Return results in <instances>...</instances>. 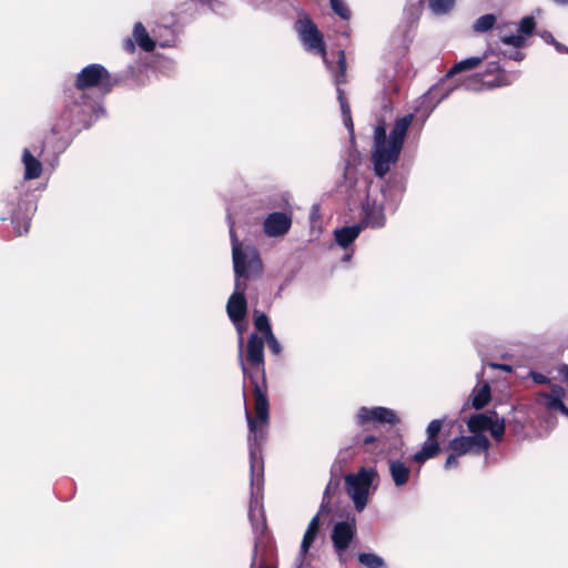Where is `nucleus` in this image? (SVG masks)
I'll use <instances>...</instances> for the list:
<instances>
[{"label":"nucleus","instance_id":"c85d7f7f","mask_svg":"<svg viewBox=\"0 0 568 568\" xmlns=\"http://www.w3.org/2000/svg\"><path fill=\"white\" fill-rule=\"evenodd\" d=\"M428 7L433 13L443 16L449 13L455 4L456 0H427Z\"/></svg>","mask_w":568,"mask_h":568},{"label":"nucleus","instance_id":"f03ea898","mask_svg":"<svg viewBox=\"0 0 568 568\" xmlns=\"http://www.w3.org/2000/svg\"><path fill=\"white\" fill-rule=\"evenodd\" d=\"M98 103L87 92L68 89L64 92V106L51 126V134L62 139L73 126L88 129L97 118Z\"/></svg>","mask_w":568,"mask_h":568},{"label":"nucleus","instance_id":"6e6552de","mask_svg":"<svg viewBox=\"0 0 568 568\" xmlns=\"http://www.w3.org/2000/svg\"><path fill=\"white\" fill-rule=\"evenodd\" d=\"M385 224V215H364L357 224L336 229L334 231V239L338 246L347 248L364 229H381Z\"/></svg>","mask_w":568,"mask_h":568},{"label":"nucleus","instance_id":"864d4df0","mask_svg":"<svg viewBox=\"0 0 568 568\" xmlns=\"http://www.w3.org/2000/svg\"><path fill=\"white\" fill-rule=\"evenodd\" d=\"M341 110H342L343 116H348L351 114L349 103L341 104Z\"/></svg>","mask_w":568,"mask_h":568},{"label":"nucleus","instance_id":"cd10ccee","mask_svg":"<svg viewBox=\"0 0 568 568\" xmlns=\"http://www.w3.org/2000/svg\"><path fill=\"white\" fill-rule=\"evenodd\" d=\"M490 399V387L488 384H484L479 388H476L470 394L471 406L475 409H481L485 407Z\"/></svg>","mask_w":568,"mask_h":568},{"label":"nucleus","instance_id":"bb28decb","mask_svg":"<svg viewBox=\"0 0 568 568\" xmlns=\"http://www.w3.org/2000/svg\"><path fill=\"white\" fill-rule=\"evenodd\" d=\"M483 57H470L459 62H456L446 73V78H452L455 74H458L464 71L474 70L483 62Z\"/></svg>","mask_w":568,"mask_h":568},{"label":"nucleus","instance_id":"1a4fd4ad","mask_svg":"<svg viewBox=\"0 0 568 568\" xmlns=\"http://www.w3.org/2000/svg\"><path fill=\"white\" fill-rule=\"evenodd\" d=\"M355 423L365 429L374 428L377 425H395L398 423L396 413L386 407H361L355 415Z\"/></svg>","mask_w":568,"mask_h":568},{"label":"nucleus","instance_id":"603ef678","mask_svg":"<svg viewBox=\"0 0 568 568\" xmlns=\"http://www.w3.org/2000/svg\"><path fill=\"white\" fill-rule=\"evenodd\" d=\"M556 48V50L560 53H568V48L565 47L564 44H561L560 42H558L557 40L555 41V43H552Z\"/></svg>","mask_w":568,"mask_h":568},{"label":"nucleus","instance_id":"6e6d98bb","mask_svg":"<svg viewBox=\"0 0 568 568\" xmlns=\"http://www.w3.org/2000/svg\"><path fill=\"white\" fill-rule=\"evenodd\" d=\"M332 487H333V481L331 480V481L328 483V485H327V487H326L325 491H324V501H325L326 499H329V493H331Z\"/></svg>","mask_w":568,"mask_h":568},{"label":"nucleus","instance_id":"b1692460","mask_svg":"<svg viewBox=\"0 0 568 568\" xmlns=\"http://www.w3.org/2000/svg\"><path fill=\"white\" fill-rule=\"evenodd\" d=\"M440 452V446L437 440H426L422 448L416 452L412 459L417 464H424L426 460L434 458Z\"/></svg>","mask_w":568,"mask_h":568},{"label":"nucleus","instance_id":"9d476101","mask_svg":"<svg viewBox=\"0 0 568 568\" xmlns=\"http://www.w3.org/2000/svg\"><path fill=\"white\" fill-rule=\"evenodd\" d=\"M402 149L388 143L374 146L372 152V162L374 172L378 178H384L390 170V166L397 163Z\"/></svg>","mask_w":568,"mask_h":568},{"label":"nucleus","instance_id":"e433bc0d","mask_svg":"<svg viewBox=\"0 0 568 568\" xmlns=\"http://www.w3.org/2000/svg\"><path fill=\"white\" fill-rule=\"evenodd\" d=\"M388 143H389V140L387 141L386 125L382 121L375 126V130H374V146L388 144Z\"/></svg>","mask_w":568,"mask_h":568},{"label":"nucleus","instance_id":"ddd939ff","mask_svg":"<svg viewBox=\"0 0 568 568\" xmlns=\"http://www.w3.org/2000/svg\"><path fill=\"white\" fill-rule=\"evenodd\" d=\"M246 290V283L242 281H235V288L233 294L230 296L226 311L232 323L243 321L246 315V300L244 292Z\"/></svg>","mask_w":568,"mask_h":568},{"label":"nucleus","instance_id":"79ce46f5","mask_svg":"<svg viewBox=\"0 0 568 568\" xmlns=\"http://www.w3.org/2000/svg\"><path fill=\"white\" fill-rule=\"evenodd\" d=\"M265 338L267 341L271 352L274 355H278L282 352V346H281L280 342L277 341V338L274 336V334H271Z\"/></svg>","mask_w":568,"mask_h":568},{"label":"nucleus","instance_id":"412c9836","mask_svg":"<svg viewBox=\"0 0 568 568\" xmlns=\"http://www.w3.org/2000/svg\"><path fill=\"white\" fill-rule=\"evenodd\" d=\"M236 327V331L239 333V359H240V364H241V367H242V373L244 375V378L248 377L251 378L252 383L254 384V399L256 400V389L258 388L261 390V393L266 396L265 392L262 389V387L258 385L257 381L254 378L253 374L248 372L247 367H246V364L243 359V344H244V338H243V331H244V325H243V321H239L237 323H233ZM267 399V397H265Z\"/></svg>","mask_w":568,"mask_h":568},{"label":"nucleus","instance_id":"ea45409f","mask_svg":"<svg viewBox=\"0 0 568 568\" xmlns=\"http://www.w3.org/2000/svg\"><path fill=\"white\" fill-rule=\"evenodd\" d=\"M443 426V420L440 419H434L432 420L426 429L427 433V439L428 440H436L437 435L439 434Z\"/></svg>","mask_w":568,"mask_h":568},{"label":"nucleus","instance_id":"9b49d317","mask_svg":"<svg viewBox=\"0 0 568 568\" xmlns=\"http://www.w3.org/2000/svg\"><path fill=\"white\" fill-rule=\"evenodd\" d=\"M356 534V518L347 517L345 520L337 521L332 529V541L341 560L344 552L349 547Z\"/></svg>","mask_w":568,"mask_h":568},{"label":"nucleus","instance_id":"423d86ee","mask_svg":"<svg viewBox=\"0 0 568 568\" xmlns=\"http://www.w3.org/2000/svg\"><path fill=\"white\" fill-rule=\"evenodd\" d=\"M294 28L305 48L311 52L320 54L323 58V61L327 62V51L324 37L312 18L308 16L300 18L295 22Z\"/></svg>","mask_w":568,"mask_h":568},{"label":"nucleus","instance_id":"4c0bfd02","mask_svg":"<svg viewBox=\"0 0 568 568\" xmlns=\"http://www.w3.org/2000/svg\"><path fill=\"white\" fill-rule=\"evenodd\" d=\"M544 398H545V406L549 410H559L565 416H568V407L565 406L562 399L550 398V397H544Z\"/></svg>","mask_w":568,"mask_h":568},{"label":"nucleus","instance_id":"c03bdc74","mask_svg":"<svg viewBox=\"0 0 568 568\" xmlns=\"http://www.w3.org/2000/svg\"><path fill=\"white\" fill-rule=\"evenodd\" d=\"M122 48L128 53H134L135 52V40L134 38H125L122 42Z\"/></svg>","mask_w":568,"mask_h":568},{"label":"nucleus","instance_id":"a211bd4d","mask_svg":"<svg viewBox=\"0 0 568 568\" xmlns=\"http://www.w3.org/2000/svg\"><path fill=\"white\" fill-rule=\"evenodd\" d=\"M392 480L397 488L405 486L410 478V468L399 459L388 460Z\"/></svg>","mask_w":568,"mask_h":568},{"label":"nucleus","instance_id":"20e7f679","mask_svg":"<svg viewBox=\"0 0 568 568\" xmlns=\"http://www.w3.org/2000/svg\"><path fill=\"white\" fill-rule=\"evenodd\" d=\"M229 227L235 281L246 283V281L257 277L262 273V261L255 247L243 245L239 241L231 221H229Z\"/></svg>","mask_w":568,"mask_h":568},{"label":"nucleus","instance_id":"c756f323","mask_svg":"<svg viewBox=\"0 0 568 568\" xmlns=\"http://www.w3.org/2000/svg\"><path fill=\"white\" fill-rule=\"evenodd\" d=\"M358 561L366 568H384L385 561L382 557L373 552H362L358 555Z\"/></svg>","mask_w":568,"mask_h":568},{"label":"nucleus","instance_id":"5701e85b","mask_svg":"<svg viewBox=\"0 0 568 568\" xmlns=\"http://www.w3.org/2000/svg\"><path fill=\"white\" fill-rule=\"evenodd\" d=\"M271 205L273 213H293L294 210H301V206L292 204V195L288 192H280L272 196Z\"/></svg>","mask_w":568,"mask_h":568},{"label":"nucleus","instance_id":"c9c22d12","mask_svg":"<svg viewBox=\"0 0 568 568\" xmlns=\"http://www.w3.org/2000/svg\"><path fill=\"white\" fill-rule=\"evenodd\" d=\"M317 534H318L317 531L306 528V531L303 536L302 544H301L300 556L303 557L307 554V551L310 550L311 546L313 545Z\"/></svg>","mask_w":568,"mask_h":568},{"label":"nucleus","instance_id":"473e14b6","mask_svg":"<svg viewBox=\"0 0 568 568\" xmlns=\"http://www.w3.org/2000/svg\"><path fill=\"white\" fill-rule=\"evenodd\" d=\"M331 8L335 14L343 20H349L352 12L344 0H329Z\"/></svg>","mask_w":568,"mask_h":568},{"label":"nucleus","instance_id":"2f4dec72","mask_svg":"<svg viewBox=\"0 0 568 568\" xmlns=\"http://www.w3.org/2000/svg\"><path fill=\"white\" fill-rule=\"evenodd\" d=\"M495 23H496V17L491 13H487V14L479 17L475 21L473 29L476 32H486V31H489L490 29H493Z\"/></svg>","mask_w":568,"mask_h":568},{"label":"nucleus","instance_id":"09e8293b","mask_svg":"<svg viewBox=\"0 0 568 568\" xmlns=\"http://www.w3.org/2000/svg\"><path fill=\"white\" fill-rule=\"evenodd\" d=\"M540 37L547 42V43H555L556 39L554 38V36L549 32V31H542L540 33Z\"/></svg>","mask_w":568,"mask_h":568},{"label":"nucleus","instance_id":"a19ab883","mask_svg":"<svg viewBox=\"0 0 568 568\" xmlns=\"http://www.w3.org/2000/svg\"><path fill=\"white\" fill-rule=\"evenodd\" d=\"M565 395H566L565 389L559 385H554L550 388L549 393L541 394L542 397L559 398V399H564Z\"/></svg>","mask_w":568,"mask_h":568},{"label":"nucleus","instance_id":"3c124183","mask_svg":"<svg viewBox=\"0 0 568 568\" xmlns=\"http://www.w3.org/2000/svg\"><path fill=\"white\" fill-rule=\"evenodd\" d=\"M559 374H560L562 381L568 385V365L560 366Z\"/></svg>","mask_w":568,"mask_h":568},{"label":"nucleus","instance_id":"f3484780","mask_svg":"<svg viewBox=\"0 0 568 568\" xmlns=\"http://www.w3.org/2000/svg\"><path fill=\"white\" fill-rule=\"evenodd\" d=\"M327 69L332 72L334 77V83L336 87H341L347 82V62H346V53L344 50H338L337 52V62L333 64L327 60L324 62Z\"/></svg>","mask_w":568,"mask_h":568},{"label":"nucleus","instance_id":"8fccbe9b","mask_svg":"<svg viewBox=\"0 0 568 568\" xmlns=\"http://www.w3.org/2000/svg\"><path fill=\"white\" fill-rule=\"evenodd\" d=\"M343 119H344L345 126L348 129V131L351 133H353L354 132V123L352 120V114H349L348 116H343Z\"/></svg>","mask_w":568,"mask_h":568},{"label":"nucleus","instance_id":"37998d69","mask_svg":"<svg viewBox=\"0 0 568 568\" xmlns=\"http://www.w3.org/2000/svg\"><path fill=\"white\" fill-rule=\"evenodd\" d=\"M459 457H460L459 455L452 452V454L447 457V459L445 462V465H444L445 469H453V468L457 467Z\"/></svg>","mask_w":568,"mask_h":568},{"label":"nucleus","instance_id":"a878e982","mask_svg":"<svg viewBox=\"0 0 568 568\" xmlns=\"http://www.w3.org/2000/svg\"><path fill=\"white\" fill-rule=\"evenodd\" d=\"M491 414H475L467 420V427L474 435H481L480 432L488 430L490 426Z\"/></svg>","mask_w":568,"mask_h":568},{"label":"nucleus","instance_id":"2eb2a0df","mask_svg":"<svg viewBox=\"0 0 568 568\" xmlns=\"http://www.w3.org/2000/svg\"><path fill=\"white\" fill-rule=\"evenodd\" d=\"M291 225V215H267L263 224L265 234L272 237L284 235Z\"/></svg>","mask_w":568,"mask_h":568},{"label":"nucleus","instance_id":"39448f33","mask_svg":"<svg viewBox=\"0 0 568 568\" xmlns=\"http://www.w3.org/2000/svg\"><path fill=\"white\" fill-rule=\"evenodd\" d=\"M378 481L379 475L375 467H361L357 473L345 476V490L356 511L366 508L369 495L376 490Z\"/></svg>","mask_w":568,"mask_h":568},{"label":"nucleus","instance_id":"4d7b16f0","mask_svg":"<svg viewBox=\"0 0 568 568\" xmlns=\"http://www.w3.org/2000/svg\"><path fill=\"white\" fill-rule=\"evenodd\" d=\"M493 367H499L504 371H507V372H510L511 371V367L508 366V365H496V364H491Z\"/></svg>","mask_w":568,"mask_h":568},{"label":"nucleus","instance_id":"a18cd8bd","mask_svg":"<svg viewBox=\"0 0 568 568\" xmlns=\"http://www.w3.org/2000/svg\"><path fill=\"white\" fill-rule=\"evenodd\" d=\"M531 378H532V381L536 384H547V383H549V378L546 375L541 374V373L532 372L531 373Z\"/></svg>","mask_w":568,"mask_h":568},{"label":"nucleus","instance_id":"72a5a7b5","mask_svg":"<svg viewBox=\"0 0 568 568\" xmlns=\"http://www.w3.org/2000/svg\"><path fill=\"white\" fill-rule=\"evenodd\" d=\"M254 325L257 331L264 334L265 337L273 334L268 318L263 313H256L254 318Z\"/></svg>","mask_w":568,"mask_h":568},{"label":"nucleus","instance_id":"f8f14e48","mask_svg":"<svg viewBox=\"0 0 568 568\" xmlns=\"http://www.w3.org/2000/svg\"><path fill=\"white\" fill-rule=\"evenodd\" d=\"M490 444L485 435L460 436L449 442V449L459 456L486 453Z\"/></svg>","mask_w":568,"mask_h":568},{"label":"nucleus","instance_id":"4468645a","mask_svg":"<svg viewBox=\"0 0 568 568\" xmlns=\"http://www.w3.org/2000/svg\"><path fill=\"white\" fill-rule=\"evenodd\" d=\"M246 362L261 373L264 379V341L257 334H251L246 346Z\"/></svg>","mask_w":568,"mask_h":568},{"label":"nucleus","instance_id":"6ab92c4d","mask_svg":"<svg viewBox=\"0 0 568 568\" xmlns=\"http://www.w3.org/2000/svg\"><path fill=\"white\" fill-rule=\"evenodd\" d=\"M0 220L6 229L11 226L17 236L28 233L31 225L29 215H2Z\"/></svg>","mask_w":568,"mask_h":568},{"label":"nucleus","instance_id":"58836bf2","mask_svg":"<svg viewBox=\"0 0 568 568\" xmlns=\"http://www.w3.org/2000/svg\"><path fill=\"white\" fill-rule=\"evenodd\" d=\"M501 42L515 48H523L526 44V40L523 34L505 36L501 38Z\"/></svg>","mask_w":568,"mask_h":568},{"label":"nucleus","instance_id":"7ed1b4c3","mask_svg":"<svg viewBox=\"0 0 568 568\" xmlns=\"http://www.w3.org/2000/svg\"><path fill=\"white\" fill-rule=\"evenodd\" d=\"M132 72V68L125 73ZM126 74H112L99 63H91L84 67L74 79V91L87 92L90 89L98 90L101 94H109L114 87L124 82Z\"/></svg>","mask_w":568,"mask_h":568},{"label":"nucleus","instance_id":"052dcab7","mask_svg":"<svg viewBox=\"0 0 568 568\" xmlns=\"http://www.w3.org/2000/svg\"><path fill=\"white\" fill-rule=\"evenodd\" d=\"M325 507H326V506H325V504L323 503V504L321 505V509H324Z\"/></svg>","mask_w":568,"mask_h":568},{"label":"nucleus","instance_id":"dca6fc26","mask_svg":"<svg viewBox=\"0 0 568 568\" xmlns=\"http://www.w3.org/2000/svg\"><path fill=\"white\" fill-rule=\"evenodd\" d=\"M413 120V114H406L395 121L389 134L390 144L403 150L404 141Z\"/></svg>","mask_w":568,"mask_h":568},{"label":"nucleus","instance_id":"7c9ffc66","mask_svg":"<svg viewBox=\"0 0 568 568\" xmlns=\"http://www.w3.org/2000/svg\"><path fill=\"white\" fill-rule=\"evenodd\" d=\"M506 425L504 418H498L496 413H491V419H490V426L488 427V430L490 435L499 440L505 434Z\"/></svg>","mask_w":568,"mask_h":568},{"label":"nucleus","instance_id":"f257e3e1","mask_svg":"<svg viewBox=\"0 0 568 568\" xmlns=\"http://www.w3.org/2000/svg\"><path fill=\"white\" fill-rule=\"evenodd\" d=\"M246 420L250 429L248 448H250V469H251V486L252 497L248 510V518L251 520L255 534H263L266 527L262 507L258 500V494L263 483V460L261 453V445L265 439L266 426L268 423V400L256 389V417H252L248 410H245Z\"/></svg>","mask_w":568,"mask_h":568},{"label":"nucleus","instance_id":"49530a36","mask_svg":"<svg viewBox=\"0 0 568 568\" xmlns=\"http://www.w3.org/2000/svg\"><path fill=\"white\" fill-rule=\"evenodd\" d=\"M308 529H312V530H315L318 532V529H320V513L316 514L312 519L311 521L308 523V526H307Z\"/></svg>","mask_w":568,"mask_h":568},{"label":"nucleus","instance_id":"de8ad7c7","mask_svg":"<svg viewBox=\"0 0 568 568\" xmlns=\"http://www.w3.org/2000/svg\"><path fill=\"white\" fill-rule=\"evenodd\" d=\"M336 92H337V99H338L339 105L344 104V103H348V101L345 97V92L341 87H336Z\"/></svg>","mask_w":568,"mask_h":568},{"label":"nucleus","instance_id":"13d9d810","mask_svg":"<svg viewBox=\"0 0 568 568\" xmlns=\"http://www.w3.org/2000/svg\"><path fill=\"white\" fill-rule=\"evenodd\" d=\"M352 257V254H345L344 257H343V261L344 262H348Z\"/></svg>","mask_w":568,"mask_h":568},{"label":"nucleus","instance_id":"393cba45","mask_svg":"<svg viewBox=\"0 0 568 568\" xmlns=\"http://www.w3.org/2000/svg\"><path fill=\"white\" fill-rule=\"evenodd\" d=\"M133 38L139 47L145 52H152L155 49V41L149 36L142 22H136L134 24Z\"/></svg>","mask_w":568,"mask_h":568},{"label":"nucleus","instance_id":"0eeeda50","mask_svg":"<svg viewBox=\"0 0 568 568\" xmlns=\"http://www.w3.org/2000/svg\"><path fill=\"white\" fill-rule=\"evenodd\" d=\"M517 75L516 73H510L501 69L499 62H489L484 72L477 73L473 78V82L476 85H473L475 90L483 89H495L500 87L510 85Z\"/></svg>","mask_w":568,"mask_h":568},{"label":"nucleus","instance_id":"5fc2aeb1","mask_svg":"<svg viewBox=\"0 0 568 568\" xmlns=\"http://www.w3.org/2000/svg\"><path fill=\"white\" fill-rule=\"evenodd\" d=\"M524 57H525V54L520 51H515V53L510 55V58L516 61H521L524 59Z\"/></svg>","mask_w":568,"mask_h":568},{"label":"nucleus","instance_id":"f704fd0d","mask_svg":"<svg viewBox=\"0 0 568 568\" xmlns=\"http://www.w3.org/2000/svg\"><path fill=\"white\" fill-rule=\"evenodd\" d=\"M519 32L523 36H531L536 30V19L532 16L524 17L519 22Z\"/></svg>","mask_w":568,"mask_h":568},{"label":"nucleus","instance_id":"bf43d9fd","mask_svg":"<svg viewBox=\"0 0 568 568\" xmlns=\"http://www.w3.org/2000/svg\"><path fill=\"white\" fill-rule=\"evenodd\" d=\"M318 210V206L317 205H313V212L312 213H315V211Z\"/></svg>","mask_w":568,"mask_h":568},{"label":"nucleus","instance_id":"4be33fe9","mask_svg":"<svg viewBox=\"0 0 568 568\" xmlns=\"http://www.w3.org/2000/svg\"><path fill=\"white\" fill-rule=\"evenodd\" d=\"M22 162L24 164V179L36 180L42 174V163L26 149L22 154Z\"/></svg>","mask_w":568,"mask_h":568},{"label":"nucleus","instance_id":"aec40b11","mask_svg":"<svg viewBox=\"0 0 568 568\" xmlns=\"http://www.w3.org/2000/svg\"><path fill=\"white\" fill-rule=\"evenodd\" d=\"M356 445L361 446L365 453L379 456L384 453V438L375 435H358L355 438Z\"/></svg>","mask_w":568,"mask_h":568}]
</instances>
